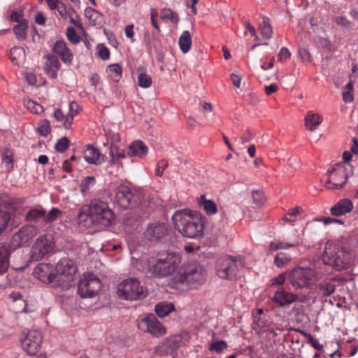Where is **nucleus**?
Instances as JSON below:
<instances>
[{
    "instance_id": "1",
    "label": "nucleus",
    "mask_w": 358,
    "mask_h": 358,
    "mask_svg": "<svg viewBox=\"0 0 358 358\" xmlns=\"http://www.w3.org/2000/svg\"><path fill=\"white\" fill-rule=\"evenodd\" d=\"M79 224H90L106 227L115 223V215L108 204L100 200H93L89 206H83L77 214Z\"/></svg>"
},
{
    "instance_id": "2",
    "label": "nucleus",
    "mask_w": 358,
    "mask_h": 358,
    "mask_svg": "<svg viewBox=\"0 0 358 358\" xmlns=\"http://www.w3.org/2000/svg\"><path fill=\"white\" fill-rule=\"evenodd\" d=\"M206 275V271L201 265L194 262H188L174 277L173 287L180 290L196 287L204 282Z\"/></svg>"
},
{
    "instance_id": "3",
    "label": "nucleus",
    "mask_w": 358,
    "mask_h": 358,
    "mask_svg": "<svg viewBox=\"0 0 358 358\" xmlns=\"http://www.w3.org/2000/svg\"><path fill=\"white\" fill-rule=\"evenodd\" d=\"M172 220L175 228L185 237L196 238L201 237L203 234V221L198 217H192L187 214V210L176 212Z\"/></svg>"
},
{
    "instance_id": "4",
    "label": "nucleus",
    "mask_w": 358,
    "mask_h": 358,
    "mask_svg": "<svg viewBox=\"0 0 358 358\" xmlns=\"http://www.w3.org/2000/svg\"><path fill=\"white\" fill-rule=\"evenodd\" d=\"M180 256L176 252L158 254L157 259L150 264V272L157 277H164L173 274L179 264Z\"/></svg>"
},
{
    "instance_id": "5",
    "label": "nucleus",
    "mask_w": 358,
    "mask_h": 358,
    "mask_svg": "<svg viewBox=\"0 0 358 358\" xmlns=\"http://www.w3.org/2000/svg\"><path fill=\"white\" fill-rule=\"evenodd\" d=\"M55 270V287L68 289L72 286L71 282L77 271L76 266L72 260L68 258L61 259L57 264Z\"/></svg>"
},
{
    "instance_id": "6",
    "label": "nucleus",
    "mask_w": 358,
    "mask_h": 358,
    "mask_svg": "<svg viewBox=\"0 0 358 358\" xmlns=\"http://www.w3.org/2000/svg\"><path fill=\"white\" fill-rule=\"evenodd\" d=\"M117 294L122 299L141 300L147 296L148 291L145 287L140 285L137 279L129 278L118 285Z\"/></svg>"
},
{
    "instance_id": "7",
    "label": "nucleus",
    "mask_w": 358,
    "mask_h": 358,
    "mask_svg": "<svg viewBox=\"0 0 358 358\" xmlns=\"http://www.w3.org/2000/svg\"><path fill=\"white\" fill-rule=\"evenodd\" d=\"M351 252L346 248L337 251H324L322 256L324 264L331 266L336 271H342L350 267L352 262Z\"/></svg>"
},
{
    "instance_id": "8",
    "label": "nucleus",
    "mask_w": 358,
    "mask_h": 358,
    "mask_svg": "<svg viewBox=\"0 0 358 358\" xmlns=\"http://www.w3.org/2000/svg\"><path fill=\"white\" fill-rule=\"evenodd\" d=\"M38 229L33 225H26L15 232L8 244L15 252L21 248L29 247L32 239L37 235Z\"/></svg>"
},
{
    "instance_id": "9",
    "label": "nucleus",
    "mask_w": 358,
    "mask_h": 358,
    "mask_svg": "<svg viewBox=\"0 0 358 358\" xmlns=\"http://www.w3.org/2000/svg\"><path fill=\"white\" fill-rule=\"evenodd\" d=\"M101 289L100 280L91 273L85 274L78 283V293L81 298H92L98 294Z\"/></svg>"
},
{
    "instance_id": "10",
    "label": "nucleus",
    "mask_w": 358,
    "mask_h": 358,
    "mask_svg": "<svg viewBox=\"0 0 358 358\" xmlns=\"http://www.w3.org/2000/svg\"><path fill=\"white\" fill-rule=\"evenodd\" d=\"M143 235L145 241L148 243H161L166 241L168 238V228L163 222H155L147 225Z\"/></svg>"
},
{
    "instance_id": "11",
    "label": "nucleus",
    "mask_w": 358,
    "mask_h": 358,
    "mask_svg": "<svg viewBox=\"0 0 358 358\" xmlns=\"http://www.w3.org/2000/svg\"><path fill=\"white\" fill-rule=\"evenodd\" d=\"M54 243L51 235H43L38 237L33 244L30 250V260L38 262L46 255L52 252Z\"/></svg>"
},
{
    "instance_id": "12",
    "label": "nucleus",
    "mask_w": 358,
    "mask_h": 358,
    "mask_svg": "<svg viewBox=\"0 0 358 358\" xmlns=\"http://www.w3.org/2000/svg\"><path fill=\"white\" fill-rule=\"evenodd\" d=\"M315 271L310 268H296L291 271L288 280L294 287L306 288L311 286Z\"/></svg>"
},
{
    "instance_id": "13",
    "label": "nucleus",
    "mask_w": 358,
    "mask_h": 358,
    "mask_svg": "<svg viewBox=\"0 0 358 358\" xmlns=\"http://www.w3.org/2000/svg\"><path fill=\"white\" fill-rule=\"evenodd\" d=\"M13 199L7 194H0V235L7 227H15L10 213L15 210Z\"/></svg>"
},
{
    "instance_id": "14",
    "label": "nucleus",
    "mask_w": 358,
    "mask_h": 358,
    "mask_svg": "<svg viewBox=\"0 0 358 358\" xmlns=\"http://www.w3.org/2000/svg\"><path fill=\"white\" fill-rule=\"evenodd\" d=\"M115 198L118 205L123 208H133L141 202L139 195L126 185H120L118 187Z\"/></svg>"
},
{
    "instance_id": "15",
    "label": "nucleus",
    "mask_w": 358,
    "mask_h": 358,
    "mask_svg": "<svg viewBox=\"0 0 358 358\" xmlns=\"http://www.w3.org/2000/svg\"><path fill=\"white\" fill-rule=\"evenodd\" d=\"M238 266L235 257H228L220 259L217 266V274L220 278L233 280L236 279Z\"/></svg>"
},
{
    "instance_id": "16",
    "label": "nucleus",
    "mask_w": 358,
    "mask_h": 358,
    "mask_svg": "<svg viewBox=\"0 0 358 358\" xmlns=\"http://www.w3.org/2000/svg\"><path fill=\"white\" fill-rule=\"evenodd\" d=\"M138 327L140 329L150 332L151 334L157 337L166 333L165 328L153 314H149L142 318L139 321Z\"/></svg>"
},
{
    "instance_id": "17",
    "label": "nucleus",
    "mask_w": 358,
    "mask_h": 358,
    "mask_svg": "<svg viewBox=\"0 0 358 358\" xmlns=\"http://www.w3.org/2000/svg\"><path fill=\"white\" fill-rule=\"evenodd\" d=\"M42 341L41 334L35 331H29L22 341V347L29 355H34L40 348Z\"/></svg>"
},
{
    "instance_id": "18",
    "label": "nucleus",
    "mask_w": 358,
    "mask_h": 358,
    "mask_svg": "<svg viewBox=\"0 0 358 358\" xmlns=\"http://www.w3.org/2000/svg\"><path fill=\"white\" fill-rule=\"evenodd\" d=\"M34 275L41 282L50 284L55 287V273L52 266L49 264H38L34 270Z\"/></svg>"
},
{
    "instance_id": "19",
    "label": "nucleus",
    "mask_w": 358,
    "mask_h": 358,
    "mask_svg": "<svg viewBox=\"0 0 358 358\" xmlns=\"http://www.w3.org/2000/svg\"><path fill=\"white\" fill-rule=\"evenodd\" d=\"M15 251L8 243H0V275H3L10 266V258Z\"/></svg>"
},
{
    "instance_id": "20",
    "label": "nucleus",
    "mask_w": 358,
    "mask_h": 358,
    "mask_svg": "<svg viewBox=\"0 0 358 358\" xmlns=\"http://www.w3.org/2000/svg\"><path fill=\"white\" fill-rule=\"evenodd\" d=\"M299 295L287 292L284 288H279L272 300L280 307H286L294 301H296Z\"/></svg>"
},
{
    "instance_id": "21",
    "label": "nucleus",
    "mask_w": 358,
    "mask_h": 358,
    "mask_svg": "<svg viewBox=\"0 0 358 358\" xmlns=\"http://www.w3.org/2000/svg\"><path fill=\"white\" fill-rule=\"evenodd\" d=\"M52 51L59 56L61 60L65 64H71L73 55L66 43L63 40L57 41L53 45Z\"/></svg>"
},
{
    "instance_id": "22",
    "label": "nucleus",
    "mask_w": 358,
    "mask_h": 358,
    "mask_svg": "<svg viewBox=\"0 0 358 358\" xmlns=\"http://www.w3.org/2000/svg\"><path fill=\"white\" fill-rule=\"evenodd\" d=\"M83 158L89 164H101L105 161V155H101L99 150L91 145H87L83 151Z\"/></svg>"
},
{
    "instance_id": "23",
    "label": "nucleus",
    "mask_w": 358,
    "mask_h": 358,
    "mask_svg": "<svg viewBox=\"0 0 358 358\" xmlns=\"http://www.w3.org/2000/svg\"><path fill=\"white\" fill-rule=\"evenodd\" d=\"M180 339L178 337L169 338L162 345L156 348L155 351L159 355L172 353L180 346Z\"/></svg>"
},
{
    "instance_id": "24",
    "label": "nucleus",
    "mask_w": 358,
    "mask_h": 358,
    "mask_svg": "<svg viewBox=\"0 0 358 358\" xmlns=\"http://www.w3.org/2000/svg\"><path fill=\"white\" fill-rule=\"evenodd\" d=\"M329 177L338 178L339 179H349L352 176V167L350 165L336 164L328 171Z\"/></svg>"
},
{
    "instance_id": "25",
    "label": "nucleus",
    "mask_w": 358,
    "mask_h": 358,
    "mask_svg": "<svg viewBox=\"0 0 358 358\" xmlns=\"http://www.w3.org/2000/svg\"><path fill=\"white\" fill-rule=\"evenodd\" d=\"M352 209V201L349 199H343L331 208V213L338 217L351 212Z\"/></svg>"
},
{
    "instance_id": "26",
    "label": "nucleus",
    "mask_w": 358,
    "mask_h": 358,
    "mask_svg": "<svg viewBox=\"0 0 358 358\" xmlns=\"http://www.w3.org/2000/svg\"><path fill=\"white\" fill-rule=\"evenodd\" d=\"M85 15L92 26L101 27L104 23L103 15L92 7H87L85 8Z\"/></svg>"
},
{
    "instance_id": "27",
    "label": "nucleus",
    "mask_w": 358,
    "mask_h": 358,
    "mask_svg": "<svg viewBox=\"0 0 358 358\" xmlns=\"http://www.w3.org/2000/svg\"><path fill=\"white\" fill-rule=\"evenodd\" d=\"M77 114V111L74 113H71L67 115H64L61 109H55L53 116L55 120L59 123V125L64 127L66 129L71 127L73 117Z\"/></svg>"
},
{
    "instance_id": "28",
    "label": "nucleus",
    "mask_w": 358,
    "mask_h": 358,
    "mask_svg": "<svg viewBox=\"0 0 358 358\" xmlns=\"http://www.w3.org/2000/svg\"><path fill=\"white\" fill-rule=\"evenodd\" d=\"M148 150L146 145L143 141L138 140L134 141L129 146L128 155L131 157H143L147 155Z\"/></svg>"
},
{
    "instance_id": "29",
    "label": "nucleus",
    "mask_w": 358,
    "mask_h": 358,
    "mask_svg": "<svg viewBox=\"0 0 358 358\" xmlns=\"http://www.w3.org/2000/svg\"><path fill=\"white\" fill-rule=\"evenodd\" d=\"M322 116L309 111L304 118L305 127L310 131H314L322 123Z\"/></svg>"
},
{
    "instance_id": "30",
    "label": "nucleus",
    "mask_w": 358,
    "mask_h": 358,
    "mask_svg": "<svg viewBox=\"0 0 358 358\" xmlns=\"http://www.w3.org/2000/svg\"><path fill=\"white\" fill-rule=\"evenodd\" d=\"M26 58L25 50L22 47L15 46L10 50V59L13 64L20 66Z\"/></svg>"
},
{
    "instance_id": "31",
    "label": "nucleus",
    "mask_w": 358,
    "mask_h": 358,
    "mask_svg": "<svg viewBox=\"0 0 358 358\" xmlns=\"http://www.w3.org/2000/svg\"><path fill=\"white\" fill-rule=\"evenodd\" d=\"M46 59L45 67L46 71L48 73L51 74L52 78H55L57 73L55 71H52L53 69L58 70L60 67V63L57 58V57L55 55H48L45 56Z\"/></svg>"
},
{
    "instance_id": "32",
    "label": "nucleus",
    "mask_w": 358,
    "mask_h": 358,
    "mask_svg": "<svg viewBox=\"0 0 358 358\" xmlns=\"http://www.w3.org/2000/svg\"><path fill=\"white\" fill-rule=\"evenodd\" d=\"M178 44L180 50L183 53H187L192 46V37L189 31H183L179 37Z\"/></svg>"
},
{
    "instance_id": "33",
    "label": "nucleus",
    "mask_w": 358,
    "mask_h": 358,
    "mask_svg": "<svg viewBox=\"0 0 358 358\" xmlns=\"http://www.w3.org/2000/svg\"><path fill=\"white\" fill-rule=\"evenodd\" d=\"M28 29V24L26 20H23L22 22H20L19 24H16L13 27V32L17 39L23 41L27 37V32Z\"/></svg>"
},
{
    "instance_id": "34",
    "label": "nucleus",
    "mask_w": 358,
    "mask_h": 358,
    "mask_svg": "<svg viewBox=\"0 0 358 358\" xmlns=\"http://www.w3.org/2000/svg\"><path fill=\"white\" fill-rule=\"evenodd\" d=\"M160 18L162 20H169L174 24H177L180 20L178 13L168 8L160 10Z\"/></svg>"
},
{
    "instance_id": "35",
    "label": "nucleus",
    "mask_w": 358,
    "mask_h": 358,
    "mask_svg": "<svg viewBox=\"0 0 358 358\" xmlns=\"http://www.w3.org/2000/svg\"><path fill=\"white\" fill-rule=\"evenodd\" d=\"M259 30L263 38L269 39L272 37L273 29L267 17H263L262 22L259 23Z\"/></svg>"
},
{
    "instance_id": "36",
    "label": "nucleus",
    "mask_w": 358,
    "mask_h": 358,
    "mask_svg": "<svg viewBox=\"0 0 358 358\" xmlns=\"http://www.w3.org/2000/svg\"><path fill=\"white\" fill-rule=\"evenodd\" d=\"M340 280L336 278H332L330 281H323L320 285V290L322 296H329L335 291V285L331 281Z\"/></svg>"
},
{
    "instance_id": "37",
    "label": "nucleus",
    "mask_w": 358,
    "mask_h": 358,
    "mask_svg": "<svg viewBox=\"0 0 358 358\" xmlns=\"http://www.w3.org/2000/svg\"><path fill=\"white\" fill-rule=\"evenodd\" d=\"M173 310L174 305L171 303H159L156 305L155 309L156 314L160 317L167 315Z\"/></svg>"
},
{
    "instance_id": "38",
    "label": "nucleus",
    "mask_w": 358,
    "mask_h": 358,
    "mask_svg": "<svg viewBox=\"0 0 358 358\" xmlns=\"http://www.w3.org/2000/svg\"><path fill=\"white\" fill-rule=\"evenodd\" d=\"M109 77L115 82H117L122 77V67L118 64H113L107 67Z\"/></svg>"
},
{
    "instance_id": "39",
    "label": "nucleus",
    "mask_w": 358,
    "mask_h": 358,
    "mask_svg": "<svg viewBox=\"0 0 358 358\" xmlns=\"http://www.w3.org/2000/svg\"><path fill=\"white\" fill-rule=\"evenodd\" d=\"M200 204L203 206L207 214H215L217 211L215 203L212 200L206 199L205 195L201 196Z\"/></svg>"
},
{
    "instance_id": "40",
    "label": "nucleus",
    "mask_w": 358,
    "mask_h": 358,
    "mask_svg": "<svg viewBox=\"0 0 358 358\" xmlns=\"http://www.w3.org/2000/svg\"><path fill=\"white\" fill-rule=\"evenodd\" d=\"M110 155L112 162L115 163H118V160L120 159H122L126 157L125 152L115 143H112L110 145Z\"/></svg>"
},
{
    "instance_id": "41",
    "label": "nucleus",
    "mask_w": 358,
    "mask_h": 358,
    "mask_svg": "<svg viewBox=\"0 0 358 358\" xmlns=\"http://www.w3.org/2000/svg\"><path fill=\"white\" fill-rule=\"evenodd\" d=\"M45 210L44 209H36L34 208L30 210L29 212L27 213L25 216V220L27 222H36L38 218L45 217Z\"/></svg>"
},
{
    "instance_id": "42",
    "label": "nucleus",
    "mask_w": 358,
    "mask_h": 358,
    "mask_svg": "<svg viewBox=\"0 0 358 358\" xmlns=\"http://www.w3.org/2000/svg\"><path fill=\"white\" fill-rule=\"evenodd\" d=\"M69 21L73 25H75L80 30H83V26L81 22V20L77 12L73 8H70L69 10Z\"/></svg>"
},
{
    "instance_id": "43",
    "label": "nucleus",
    "mask_w": 358,
    "mask_h": 358,
    "mask_svg": "<svg viewBox=\"0 0 358 358\" xmlns=\"http://www.w3.org/2000/svg\"><path fill=\"white\" fill-rule=\"evenodd\" d=\"M106 171L110 177L117 178L122 171V166L119 163L113 162L107 166Z\"/></svg>"
},
{
    "instance_id": "44",
    "label": "nucleus",
    "mask_w": 358,
    "mask_h": 358,
    "mask_svg": "<svg viewBox=\"0 0 358 358\" xmlns=\"http://www.w3.org/2000/svg\"><path fill=\"white\" fill-rule=\"evenodd\" d=\"M138 85L143 88H148L151 86L152 80L150 76L141 73L138 76Z\"/></svg>"
},
{
    "instance_id": "45",
    "label": "nucleus",
    "mask_w": 358,
    "mask_h": 358,
    "mask_svg": "<svg viewBox=\"0 0 358 358\" xmlns=\"http://www.w3.org/2000/svg\"><path fill=\"white\" fill-rule=\"evenodd\" d=\"M69 146V140L67 137L63 136L59 138L55 145V149L59 152H65Z\"/></svg>"
},
{
    "instance_id": "46",
    "label": "nucleus",
    "mask_w": 358,
    "mask_h": 358,
    "mask_svg": "<svg viewBox=\"0 0 358 358\" xmlns=\"http://www.w3.org/2000/svg\"><path fill=\"white\" fill-rule=\"evenodd\" d=\"M66 35L68 40L73 44H78L80 41V36L77 34L73 27H68L66 28Z\"/></svg>"
},
{
    "instance_id": "47",
    "label": "nucleus",
    "mask_w": 358,
    "mask_h": 358,
    "mask_svg": "<svg viewBox=\"0 0 358 358\" xmlns=\"http://www.w3.org/2000/svg\"><path fill=\"white\" fill-rule=\"evenodd\" d=\"M51 131L50 124L48 120H43L40 122L38 132L43 136H47Z\"/></svg>"
},
{
    "instance_id": "48",
    "label": "nucleus",
    "mask_w": 358,
    "mask_h": 358,
    "mask_svg": "<svg viewBox=\"0 0 358 358\" xmlns=\"http://www.w3.org/2000/svg\"><path fill=\"white\" fill-rule=\"evenodd\" d=\"M25 105L27 109L31 113L39 114L43 111V107L41 104L32 100H28Z\"/></svg>"
},
{
    "instance_id": "49",
    "label": "nucleus",
    "mask_w": 358,
    "mask_h": 358,
    "mask_svg": "<svg viewBox=\"0 0 358 358\" xmlns=\"http://www.w3.org/2000/svg\"><path fill=\"white\" fill-rule=\"evenodd\" d=\"M292 258L286 253L280 252L277 254L275 258V264L278 267L282 266L285 264L290 262Z\"/></svg>"
},
{
    "instance_id": "50",
    "label": "nucleus",
    "mask_w": 358,
    "mask_h": 358,
    "mask_svg": "<svg viewBox=\"0 0 358 358\" xmlns=\"http://www.w3.org/2000/svg\"><path fill=\"white\" fill-rule=\"evenodd\" d=\"M346 181L347 180L340 182H334L332 180H324L322 185L330 189H341L345 187Z\"/></svg>"
},
{
    "instance_id": "51",
    "label": "nucleus",
    "mask_w": 358,
    "mask_h": 358,
    "mask_svg": "<svg viewBox=\"0 0 358 358\" xmlns=\"http://www.w3.org/2000/svg\"><path fill=\"white\" fill-rule=\"evenodd\" d=\"M227 348V344L224 341H219L211 343L209 347V350L211 351H215L217 353H220L223 350Z\"/></svg>"
},
{
    "instance_id": "52",
    "label": "nucleus",
    "mask_w": 358,
    "mask_h": 358,
    "mask_svg": "<svg viewBox=\"0 0 358 358\" xmlns=\"http://www.w3.org/2000/svg\"><path fill=\"white\" fill-rule=\"evenodd\" d=\"M168 167V162L165 159H162L158 162L155 169V176L161 178L163 176L164 171Z\"/></svg>"
},
{
    "instance_id": "53",
    "label": "nucleus",
    "mask_w": 358,
    "mask_h": 358,
    "mask_svg": "<svg viewBox=\"0 0 358 358\" xmlns=\"http://www.w3.org/2000/svg\"><path fill=\"white\" fill-rule=\"evenodd\" d=\"M61 214V211L57 208H52L48 215L45 214L43 221L45 222H52L55 221L59 215Z\"/></svg>"
},
{
    "instance_id": "54",
    "label": "nucleus",
    "mask_w": 358,
    "mask_h": 358,
    "mask_svg": "<svg viewBox=\"0 0 358 358\" xmlns=\"http://www.w3.org/2000/svg\"><path fill=\"white\" fill-rule=\"evenodd\" d=\"M137 219L136 216H134L132 213H127L124 214L123 218V223L127 226H130L132 228H134L136 225Z\"/></svg>"
},
{
    "instance_id": "55",
    "label": "nucleus",
    "mask_w": 358,
    "mask_h": 358,
    "mask_svg": "<svg viewBox=\"0 0 358 358\" xmlns=\"http://www.w3.org/2000/svg\"><path fill=\"white\" fill-rule=\"evenodd\" d=\"M303 334L307 338L308 342L316 350H321L323 348L322 345L320 344L317 339H315L311 334L303 332Z\"/></svg>"
},
{
    "instance_id": "56",
    "label": "nucleus",
    "mask_w": 358,
    "mask_h": 358,
    "mask_svg": "<svg viewBox=\"0 0 358 358\" xmlns=\"http://www.w3.org/2000/svg\"><path fill=\"white\" fill-rule=\"evenodd\" d=\"M98 48V56L103 60H107L110 57V51L109 49L103 45H99L97 46Z\"/></svg>"
},
{
    "instance_id": "57",
    "label": "nucleus",
    "mask_w": 358,
    "mask_h": 358,
    "mask_svg": "<svg viewBox=\"0 0 358 358\" xmlns=\"http://www.w3.org/2000/svg\"><path fill=\"white\" fill-rule=\"evenodd\" d=\"M252 138H253V134H252V132L249 130H247L238 138V143L243 145L245 143L251 141ZM235 140L237 141L238 138H236Z\"/></svg>"
},
{
    "instance_id": "58",
    "label": "nucleus",
    "mask_w": 358,
    "mask_h": 358,
    "mask_svg": "<svg viewBox=\"0 0 358 358\" xmlns=\"http://www.w3.org/2000/svg\"><path fill=\"white\" fill-rule=\"evenodd\" d=\"M2 163L5 164L6 169H11L13 166L12 155L8 154V152H4L2 157Z\"/></svg>"
},
{
    "instance_id": "59",
    "label": "nucleus",
    "mask_w": 358,
    "mask_h": 358,
    "mask_svg": "<svg viewBox=\"0 0 358 358\" xmlns=\"http://www.w3.org/2000/svg\"><path fill=\"white\" fill-rule=\"evenodd\" d=\"M300 59L303 62H310L312 60L311 55L306 48H301L299 50Z\"/></svg>"
},
{
    "instance_id": "60",
    "label": "nucleus",
    "mask_w": 358,
    "mask_h": 358,
    "mask_svg": "<svg viewBox=\"0 0 358 358\" xmlns=\"http://www.w3.org/2000/svg\"><path fill=\"white\" fill-rule=\"evenodd\" d=\"M295 245H296L295 244L284 243L282 242H280L279 243H271V244L269 245V250H276L278 249L287 248L293 247Z\"/></svg>"
},
{
    "instance_id": "61",
    "label": "nucleus",
    "mask_w": 358,
    "mask_h": 358,
    "mask_svg": "<svg viewBox=\"0 0 358 358\" xmlns=\"http://www.w3.org/2000/svg\"><path fill=\"white\" fill-rule=\"evenodd\" d=\"M56 10L58 11L62 18L66 19L68 17L69 10H67L66 6L63 2L59 4V6Z\"/></svg>"
},
{
    "instance_id": "62",
    "label": "nucleus",
    "mask_w": 358,
    "mask_h": 358,
    "mask_svg": "<svg viewBox=\"0 0 358 358\" xmlns=\"http://www.w3.org/2000/svg\"><path fill=\"white\" fill-rule=\"evenodd\" d=\"M291 56L289 50L287 48H282L278 54V59L280 61L287 59Z\"/></svg>"
},
{
    "instance_id": "63",
    "label": "nucleus",
    "mask_w": 358,
    "mask_h": 358,
    "mask_svg": "<svg viewBox=\"0 0 358 358\" xmlns=\"http://www.w3.org/2000/svg\"><path fill=\"white\" fill-rule=\"evenodd\" d=\"M263 194L259 190L252 191V199L254 203L259 204L262 201Z\"/></svg>"
},
{
    "instance_id": "64",
    "label": "nucleus",
    "mask_w": 358,
    "mask_h": 358,
    "mask_svg": "<svg viewBox=\"0 0 358 358\" xmlns=\"http://www.w3.org/2000/svg\"><path fill=\"white\" fill-rule=\"evenodd\" d=\"M278 85L276 84H271L269 85L264 87V91L267 95H271V94L275 92L278 90Z\"/></svg>"
}]
</instances>
